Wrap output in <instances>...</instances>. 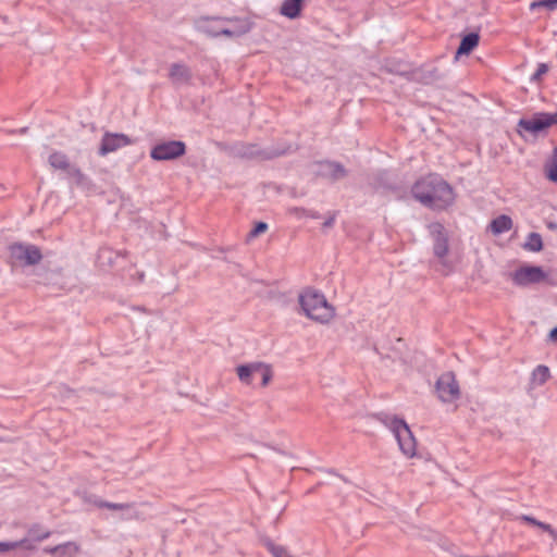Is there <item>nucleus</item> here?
Returning a JSON list of instances; mask_svg holds the SVG:
<instances>
[{
  "instance_id": "obj_38",
  "label": "nucleus",
  "mask_w": 557,
  "mask_h": 557,
  "mask_svg": "<svg viewBox=\"0 0 557 557\" xmlns=\"http://www.w3.org/2000/svg\"><path fill=\"white\" fill-rule=\"evenodd\" d=\"M209 21H221V22H234V21H238V18H231V17H220V16H214V17H201L199 20L200 23H203V22H209Z\"/></svg>"
},
{
  "instance_id": "obj_20",
  "label": "nucleus",
  "mask_w": 557,
  "mask_h": 557,
  "mask_svg": "<svg viewBox=\"0 0 557 557\" xmlns=\"http://www.w3.org/2000/svg\"><path fill=\"white\" fill-rule=\"evenodd\" d=\"M48 162L53 169L62 170L64 172L70 170V166L72 165L69 161L67 156L61 151H53L49 156Z\"/></svg>"
},
{
  "instance_id": "obj_21",
  "label": "nucleus",
  "mask_w": 557,
  "mask_h": 557,
  "mask_svg": "<svg viewBox=\"0 0 557 557\" xmlns=\"http://www.w3.org/2000/svg\"><path fill=\"white\" fill-rule=\"evenodd\" d=\"M125 257V253L122 255L121 252L113 251L110 248H102L99 250L98 259L101 267H104L108 264L109 267H113L115 261L121 258Z\"/></svg>"
},
{
  "instance_id": "obj_3",
  "label": "nucleus",
  "mask_w": 557,
  "mask_h": 557,
  "mask_svg": "<svg viewBox=\"0 0 557 557\" xmlns=\"http://www.w3.org/2000/svg\"><path fill=\"white\" fill-rule=\"evenodd\" d=\"M299 305L308 318L321 323L329 322L334 315V310L324 295L314 289L309 288L301 293Z\"/></svg>"
},
{
  "instance_id": "obj_22",
  "label": "nucleus",
  "mask_w": 557,
  "mask_h": 557,
  "mask_svg": "<svg viewBox=\"0 0 557 557\" xmlns=\"http://www.w3.org/2000/svg\"><path fill=\"white\" fill-rule=\"evenodd\" d=\"M376 419L385 426H387L393 432V434H395L400 428H403V425L406 424L405 420L399 419L396 416H389L385 413L377 414Z\"/></svg>"
},
{
  "instance_id": "obj_6",
  "label": "nucleus",
  "mask_w": 557,
  "mask_h": 557,
  "mask_svg": "<svg viewBox=\"0 0 557 557\" xmlns=\"http://www.w3.org/2000/svg\"><path fill=\"white\" fill-rule=\"evenodd\" d=\"M186 153V145L181 140L161 141L150 150L151 159L156 161H171Z\"/></svg>"
},
{
  "instance_id": "obj_9",
  "label": "nucleus",
  "mask_w": 557,
  "mask_h": 557,
  "mask_svg": "<svg viewBox=\"0 0 557 557\" xmlns=\"http://www.w3.org/2000/svg\"><path fill=\"white\" fill-rule=\"evenodd\" d=\"M511 276L516 285L528 286L531 284H537L545 281L547 274L541 267L524 265L517 269Z\"/></svg>"
},
{
  "instance_id": "obj_25",
  "label": "nucleus",
  "mask_w": 557,
  "mask_h": 557,
  "mask_svg": "<svg viewBox=\"0 0 557 557\" xmlns=\"http://www.w3.org/2000/svg\"><path fill=\"white\" fill-rule=\"evenodd\" d=\"M550 376L548 367L540 364L532 372V379L539 385H543Z\"/></svg>"
},
{
  "instance_id": "obj_40",
  "label": "nucleus",
  "mask_w": 557,
  "mask_h": 557,
  "mask_svg": "<svg viewBox=\"0 0 557 557\" xmlns=\"http://www.w3.org/2000/svg\"><path fill=\"white\" fill-rule=\"evenodd\" d=\"M15 550L14 542H0V553Z\"/></svg>"
},
{
  "instance_id": "obj_46",
  "label": "nucleus",
  "mask_w": 557,
  "mask_h": 557,
  "mask_svg": "<svg viewBox=\"0 0 557 557\" xmlns=\"http://www.w3.org/2000/svg\"><path fill=\"white\" fill-rule=\"evenodd\" d=\"M139 278L143 280L144 278V273H140L139 274Z\"/></svg>"
},
{
  "instance_id": "obj_29",
  "label": "nucleus",
  "mask_w": 557,
  "mask_h": 557,
  "mask_svg": "<svg viewBox=\"0 0 557 557\" xmlns=\"http://www.w3.org/2000/svg\"><path fill=\"white\" fill-rule=\"evenodd\" d=\"M14 549L35 550L36 543L27 535L20 541H14Z\"/></svg>"
},
{
  "instance_id": "obj_24",
  "label": "nucleus",
  "mask_w": 557,
  "mask_h": 557,
  "mask_svg": "<svg viewBox=\"0 0 557 557\" xmlns=\"http://www.w3.org/2000/svg\"><path fill=\"white\" fill-rule=\"evenodd\" d=\"M524 249L533 252H539L543 249V240L542 236L539 233H530L528 235L527 242L523 245Z\"/></svg>"
},
{
  "instance_id": "obj_19",
  "label": "nucleus",
  "mask_w": 557,
  "mask_h": 557,
  "mask_svg": "<svg viewBox=\"0 0 557 557\" xmlns=\"http://www.w3.org/2000/svg\"><path fill=\"white\" fill-rule=\"evenodd\" d=\"M488 227L494 235H499L511 230L512 220L510 216L502 214L493 219Z\"/></svg>"
},
{
  "instance_id": "obj_8",
  "label": "nucleus",
  "mask_w": 557,
  "mask_h": 557,
  "mask_svg": "<svg viewBox=\"0 0 557 557\" xmlns=\"http://www.w3.org/2000/svg\"><path fill=\"white\" fill-rule=\"evenodd\" d=\"M435 389L443 403H453L460 397L459 384L453 372L443 373L436 381Z\"/></svg>"
},
{
  "instance_id": "obj_37",
  "label": "nucleus",
  "mask_w": 557,
  "mask_h": 557,
  "mask_svg": "<svg viewBox=\"0 0 557 557\" xmlns=\"http://www.w3.org/2000/svg\"><path fill=\"white\" fill-rule=\"evenodd\" d=\"M294 212L295 213H302L309 218H312V219H319L320 218V213L317 212V211H312V210H306L304 208H295L294 209Z\"/></svg>"
},
{
  "instance_id": "obj_4",
  "label": "nucleus",
  "mask_w": 557,
  "mask_h": 557,
  "mask_svg": "<svg viewBox=\"0 0 557 557\" xmlns=\"http://www.w3.org/2000/svg\"><path fill=\"white\" fill-rule=\"evenodd\" d=\"M553 125H557V112H536L531 116L520 119L517 124V132L521 136L527 133L533 137H539L546 134Z\"/></svg>"
},
{
  "instance_id": "obj_7",
  "label": "nucleus",
  "mask_w": 557,
  "mask_h": 557,
  "mask_svg": "<svg viewBox=\"0 0 557 557\" xmlns=\"http://www.w3.org/2000/svg\"><path fill=\"white\" fill-rule=\"evenodd\" d=\"M11 258L22 265H36L42 259L40 249L35 245L15 243L10 246Z\"/></svg>"
},
{
  "instance_id": "obj_41",
  "label": "nucleus",
  "mask_w": 557,
  "mask_h": 557,
  "mask_svg": "<svg viewBox=\"0 0 557 557\" xmlns=\"http://www.w3.org/2000/svg\"><path fill=\"white\" fill-rule=\"evenodd\" d=\"M544 532L548 533L550 537L554 540V542L557 544V531L550 524L545 527Z\"/></svg>"
},
{
  "instance_id": "obj_17",
  "label": "nucleus",
  "mask_w": 557,
  "mask_h": 557,
  "mask_svg": "<svg viewBox=\"0 0 557 557\" xmlns=\"http://www.w3.org/2000/svg\"><path fill=\"white\" fill-rule=\"evenodd\" d=\"M480 41V36L478 33H469L461 38L460 45L456 51V59L459 55L469 54Z\"/></svg>"
},
{
  "instance_id": "obj_27",
  "label": "nucleus",
  "mask_w": 557,
  "mask_h": 557,
  "mask_svg": "<svg viewBox=\"0 0 557 557\" xmlns=\"http://www.w3.org/2000/svg\"><path fill=\"white\" fill-rule=\"evenodd\" d=\"M27 535L35 542H41L48 537H50L51 532L50 531H44L41 530L39 524H34L29 528Z\"/></svg>"
},
{
  "instance_id": "obj_2",
  "label": "nucleus",
  "mask_w": 557,
  "mask_h": 557,
  "mask_svg": "<svg viewBox=\"0 0 557 557\" xmlns=\"http://www.w3.org/2000/svg\"><path fill=\"white\" fill-rule=\"evenodd\" d=\"M290 150V145L286 143L277 144L268 148H261L257 144L240 141L232 145L228 149V153L234 158L267 161L285 156L289 153Z\"/></svg>"
},
{
  "instance_id": "obj_18",
  "label": "nucleus",
  "mask_w": 557,
  "mask_h": 557,
  "mask_svg": "<svg viewBox=\"0 0 557 557\" xmlns=\"http://www.w3.org/2000/svg\"><path fill=\"white\" fill-rule=\"evenodd\" d=\"M304 0H285L280 13L288 18H297L302 10Z\"/></svg>"
},
{
  "instance_id": "obj_14",
  "label": "nucleus",
  "mask_w": 557,
  "mask_h": 557,
  "mask_svg": "<svg viewBox=\"0 0 557 557\" xmlns=\"http://www.w3.org/2000/svg\"><path fill=\"white\" fill-rule=\"evenodd\" d=\"M394 435L403 454L409 458L413 457L417 450V443L409 425L406 423Z\"/></svg>"
},
{
  "instance_id": "obj_15",
  "label": "nucleus",
  "mask_w": 557,
  "mask_h": 557,
  "mask_svg": "<svg viewBox=\"0 0 557 557\" xmlns=\"http://www.w3.org/2000/svg\"><path fill=\"white\" fill-rule=\"evenodd\" d=\"M169 77L173 85H181L189 83L193 74L187 65L183 63H173L170 66Z\"/></svg>"
},
{
  "instance_id": "obj_43",
  "label": "nucleus",
  "mask_w": 557,
  "mask_h": 557,
  "mask_svg": "<svg viewBox=\"0 0 557 557\" xmlns=\"http://www.w3.org/2000/svg\"><path fill=\"white\" fill-rule=\"evenodd\" d=\"M547 227H548V228H550V230H557V223H555V222H549V223L547 224Z\"/></svg>"
},
{
  "instance_id": "obj_44",
  "label": "nucleus",
  "mask_w": 557,
  "mask_h": 557,
  "mask_svg": "<svg viewBox=\"0 0 557 557\" xmlns=\"http://www.w3.org/2000/svg\"><path fill=\"white\" fill-rule=\"evenodd\" d=\"M27 132V127H23L18 131L20 134H25Z\"/></svg>"
},
{
  "instance_id": "obj_28",
  "label": "nucleus",
  "mask_w": 557,
  "mask_h": 557,
  "mask_svg": "<svg viewBox=\"0 0 557 557\" xmlns=\"http://www.w3.org/2000/svg\"><path fill=\"white\" fill-rule=\"evenodd\" d=\"M265 546L273 557H290L287 548L282 545H276L269 541L265 543Z\"/></svg>"
},
{
  "instance_id": "obj_10",
  "label": "nucleus",
  "mask_w": 557,
  "mask_h": 557,
  "mask_svg": "<svg viewBox=\"0 0 557 557\" xmlns=\"http://www.w3.org/2000/svg\"><path fill=\"white\" fill-rule=\"evenodd\" d=\"M131 144H133V140L125 134L106 132L101 139L98 153L99 156L104 157L108 153L114 152Z\"/></svg>"
},
{
  "instance_id": "obj_36",
  "label": "nucleus",
  "mask_w": 557,
  "mask_h": 557,
  "mask_svg": "<svg viewBox=\"0 0 557 557\" xmlns=\"http://www.w3.org/2000/svg\"><path fill=\"white\" fill-rule=\"evenodd\" d=\"M268 230V224L265 222L256 223L255 227L250 231L251 237H257L260 234L264 233Z\"/></svg>"
},
{
  "instance_id": "obj_5",
  "label": "nucleus",
  "mask_w": 557,
  "mask_h": 557,
  "mask_svg": "<svg viewBox=\"0 0 557 557\" xmlns=\"http://www.w3.org/2000/svg\"><path fill=\"white\" fill-rule=\"evenodd\" d=\"M236 373L240 382L247 385L252 383L256 373H260L262 387L269 385L273 377V371L271 366L265 364L263 362H251L240 364L236 368Z\"/></svg>"
},
{
  "instance_id": "obj_30",
  "label": "nucleus",
  "mask_w": 557,
  "mask_h": 557,
  "mask_svg": "<svg viewBox=\"0 0 557 557\" xmlns=\"http://www.w3.org/2000/svg\"><path fill=\"white\" fill-rule=\"evenodd\" d=\"M248 30H249V28L246 25H244L237 29L219 27V36H226V37L240 36V35L246 34Z\"/></svg>"
},
{
  "instance_id": "obj_26",
  "label": "nucleus",
  "mask_w": 557,
  "mask_h": 557,
  "mask_svg": "<svg viewBox=\"0 0 557 557\" xmlns=\"http://www.w3.org/2000/svg\"><path fill=\"white\" fill-rule=\"evenodd\" d=\"M95 505L99 508H107L110 510H128L134 508L133 503H125V504H119V503H110L102 499L95 500Z\"/></svg>"
},
{
  "instance_id": "obj_42",
  "label": "nucleus",
  "mask_w": 557,
  "mask_h": 557,
  "mask_svg": "<svg viewBox=\"0 0 557 557\" xmlns=\"http://www.w3.org/2000/svg\"><path fill=\"white\" fill-rule=\"evenodd\" d=\"M549 338L553 341V342H557V326L554 327L550 333H549Z\"/></svg>"
},
{
  "instance_id": "obj_33",
  "label": "nucleus",
  "mask_w": 557,
  "mask_h": 557,
  "mask_svg": "<svg viewBox=\"0 0 557 557\" xmlns=\"http://www.w3.org/2000/svg\"><path fill=\"white\" fill-rule=\"evenodd\" d=\"M520 519H521L522 521H524V522H527V523L531 524V525H534V527H537V528L542 529L543 531H545V527H547V525H548V523L542 522V521H540V520L535 519L534 517H532V516H528V515H522V516L520 517Z\"/></svg>"
},
{
  "instance_id": "obj_35",
  "label": "nucleus",
  "mask_w": 557,
  "mask_h": 557,
  "mask_svg": "<svg viewBox=\"0 0 557 557\" xmlns=\"http://www.w3.org/2000/svg\"><path fill=\"white\" fill-rule=\"evenodd\" d=\"M199 30L210 37H219V28L208 24H200Z\"/></svg>"
},
{
  "instance_id": "obj_45",
  "label": "nucleus",
  "mask_w": 557,
  "mask_h": 557,
  "mask_svg": "<svg viewBox=\"0 0 557 557\" xmlns=\"http://www.w3.org/2000/svg\"><path fill=\"white\" fill-rule=\"evenodd\" d=\"M131 518H135V519H137V518H138V513H137V512H135L134 515H132V516H131Z\"/></svg>"
},
{
  "instance_id": "obj_39",
  "label": "nucleus",
  "mask_w": 557,
  "mask_h": 557,
  "mask_svg": "<svg viewBox=\"0 0 557 557\" xmlns=\"http://www.w3.org/2000/svg\"><path fill=\"white\" fill-rule=\"evenodd\" d=\"M336 218V213L333 212L329 215V218L323 222L322 227L323 228H331L334 225Z\"/></svg>"
},
{
  "instance_id": "obj_31",
  "label": "nucleus",
  "mask_w": 557,
  "mask_h": 557,
  "mask_svg": "<svg viewBox=\"0 0 557 557\" xmlns=\"http://www.w3.org/2000/svg\"><path fill=\"white\" fill-rule=\"evenodd\" d=\"M66 173L70 177L75 178V181L78 185L83 184L86 180L85 174L78 168H76L74 165H71L70 170H67Z\"/></svg>"
},
{
  "instance_id": "obj_12",
  "label": "nucleus",
  "mask_w": 557,
  "mask_h": 557,
  "mask_svg": "<svg viewBox=\"0 0 557 557\" xmlns=\"http://www.w3.org/2000/svg\"><path fill=\"white\" fill-rule=\"evenodd\" d=\"M443 78L444 73L441 72L438 67L431 64L422 65L418 69L412 70L410 73L411 81L424 85L434 84L436 82L442 81Z\"/></svg>"
},
{
  "instance_id": "obj_13",
  "label": "nucleus",
  "mask_w": 557,
  "mask_h": 557,
  "mask_svg": "<svg viewBox=\"0 0 557 557\" xmlns=\"http://www.w3.org/2000/svg\"><path fill=\"white\" fill-rule=\"evenodd\" d=\"M430 233L434 237V245H433V251L434 255L442 259L444 258L448 252V237L446 235L444 226L438 223H432L429 226Z\"/></svg>"
},
{
  "instance_id": "obj_34",
  "label": "nucleus",
  "mask_w": 557,
  "mask_h": 557,
  "mask_svg": "<svg viewBox=\"0 0 557 557\" xmlns=\"http://www.w3.org/2000/svg\"><path fill=\"white\" fill-rule=\"evenodd\" d=\"M548 65L546 63H540L535 73L532 75V82H540L542 76L548 72Z\"/></svg>"
},
{
  "instance_id": "obj_1",
  "label": "nucleus",
  "mask_w": 557,
  "mask_h": 557,
  "mask_svg": "<svg viewBox=\"0 0 557 557\" xmlns=\"http://www.w3.org/2000/svg\"><path fill=\"white\" fill-rule=\"evenodd\" d=\"M412 196L423 206L444 210L454 202L451 186L441 176L430 174L417 181L411 188Z\"/></svg>"
},
{
  "instance_id": "obj_32",
  "label": "nucleus",
  "mask_w": 557,
  "mask_h": 557,
  "mask_svg": "<svg viewBox=\"0 0 557 557\" xmlns=\"http://www.w3.org/2000/svg\"><path fill=\"white\" fill-rule=\"evenodd\" d=\"M557 7V0H539L531 3V9L536 8H546L548 10H554Z\"/></svg>"
},
{
  "instance_id": "obj_16",
  "label": "nucleus",
  "mask_w": 557,
  "mask_h": 557,
  "mask_svg": "<svg viewBox=\"0 0 557 557\" xmlns=\"http://www.w3.org/2000/svg\"><path fill=\"white\" fill-rule=\"evenodd\" d=\"M44 552L53 557H75L79 546L75 542H66L52 547H45Z\"/></svg>"
},
{
  "instance_id": "obj_11",
  "label": "nucleus",
  "mask_w": 557,
  "mask_h": 557,
  "mask_svg": "<svg viewBox=\"0 0 557 557\" xmlns=\"http://www.w3.org/2000/svg\"><path fill=\"white\" fill-rule=\"evenodd\" d=\"M315 165V174L332 182L339 181L347 176V170L339 162L325 160L317 162Z\"/></svg>"
},
{
  "instance_id": "obj_23",
  "label": "nucleus",
  "mask_w": 557,
  "mask_h": 557,
  "mask_svg": "<svg viewBox=\"0 0 557 557\" xmlns=\"http://www.w3.org/2000/svg\"><path fill=\"white\" fill-rule=\"evenodd\" d=\"M545 173L549 181L557 183V146L554 148L552 157L545 163Z\"/></svg>"
}]
</instances>
